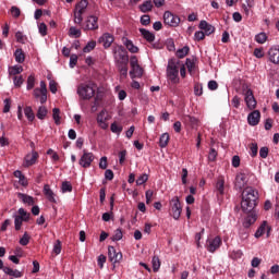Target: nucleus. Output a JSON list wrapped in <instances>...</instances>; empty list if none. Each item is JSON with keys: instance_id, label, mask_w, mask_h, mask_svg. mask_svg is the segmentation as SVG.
I'll list each match as a JSON object with an SVG mask.
<instances>
[{"instance_id": "nucleus-1", "label": "nucleus", "mask_w": 279, "mask_h": 279, "mask_svg": "<svg viewBox=\"0 0 279 279\" xmlns=\"http://www.w3.org/2000/svg\"><path fill=\"white\" fill-rule=\"evenodd\" d=\"M258 204V191L253 187H246L242 192L241 208L243 213H252Z\"/></svg>"}, {"instance_id": "nucleus-2", "label": "nucleus", "mask_w": 279, "mask_h": 279, "mask_svg": "<svg viewBox=\"0 0 279 279\" xmlns=\"http://www.w3.org/2000/svg\"><path fill=\"white\" fill-rule=\"evenodd\" d=\"M167 77L171 84H180V61L175 59L168 61Z\"/></svg>"}, {"instance_id": "nucleus-3", "label": "nucleus", "mask_w": 279, "mask_h": 279, "mask_svg": "<svg viewBox=\"0 0 279 279\" xmlns=\"http://www.w3.org/2000/svg\"><path fill=\"white\" fill-rule=\"evenodd\" d=\"M113 58L116 63L130 62V56H128V49L121 45H117L112 49Z\"/></svg>"}, {"instance_id": "nucleus-4", "label": "nucleus", "mask_w": 279, "mask_h": 279, "mask_svg": "<svg viewBox=\"0 0 279 279\" xmlns=\"http://www.w3.org/2000/svg\"><path fill=\"white\" fill-rule=\"evenodd\" d=\"M170 216L173 217L178 221L180 217L182 216V203H180V197L174 196L170 201Z\"/></svg>"}, {"instance_id": "nucleus-5", "label": "nucleus", "mask_w": 279, "mask_h": 279, "mask_svg": "<svg viewBox=\"0 0 279 279\" xmlns=\"http://www.w3.org/2000/svg\"><path fill=\"white\" fill-rule=\"evenodd\" d=\"M77 95L81 99H93V97H95V88L88 84H81L77 87Z\"/></svg>"}, {"instance_id": "nucleus-6", "label": "nucleus", "mask_w": 279, "mask_h": 279, "mask_svg": "<svg viewBox=\"0 0 279 279\" xmlns=\"http://www.w3.org/2000/svg\"><path fill=\"white\" fill-rule=\"evenodd\" d=\"M84 32H95V29H99V17L95 15L87 16L84 24H82Z\"/></svg>"}, {"instance_id": "nucleus-7", "label": "nucleus", "mask_w": 279, "mask_h": 279, "mask_svg": "<svg viewBox=\"0 0 279 279\" xmlns=\"http://www.w3.org/2000/svg\"><path fill=\"white\" fill-rule=\"evenodd\" d=\"M163 22L165 25H169V27H178V25H180V16L171 13V11H166L163 13Z\"/></svg>"}, {"instance_id": "nucleus-8", "label": "nucleus", "mask_w": 279, "mask_h": 279, "mask_svg": "<svg viewBox=\"0 0 279 279\" xmlns=\"http://www.w3.org/2000/svg\"><path fill=\"white\" fill-rule=\"evenodd\" d=\"M94 160H95V155L93 153L83 150V155L78 160V165L83 167V169H88L90 165H93Z\"/></svg>"}, {"instance_id": "nucleus-9", "label": "nucleus", "mask_w": 279, "mask_h": 279, "mask_svg": "<svg viewBox=\"0 0 279 279\" xmlns=\"http://www.w3.org/2000/svg\"><path fill=\"white\" fill-rule=\"evenodd\" d=\"M244 101L250 110L256 108V98H254V92L250 88L244 89Z\"/></svg>"}, {"instance_id": "nucleus-10", "label": "nucleus", "mask_w": 279, "mask_h": 279, "mask_svg": "<svg viewBox=\"0 0 279 279\" xmlns=\"http://www.w3.org/2000/svg\"><path fill=\"white\" fill-rule=\"evenodd\" d=\"M108 256L110 263H113V265L123 260V254L121 252H117V248H114V246L108 247Z\"/></svg>"}, {"instance_id": "nucleus-11", "label": "nucleus", "mask_w": 279, "mask_h": 279, "mask_svg": "<svg viewBox=\"0 0 279 279\" xmlns=\"http://www.w3.org/2000/svg\"><path fill=\"white\" fill-rule=\"evenodd\" d=\"M221 238L220 236H216L211 240H207V251L210 252V254H215V252H217V250H219V247H221Z\"/></svg>"}, {"instance_id": "nucleus-12", "label": "nucleus", "mask_w": 279, "mask_h": 279, "mask_svg": "<svg viewBox=\"0 0 279 279\" xmlns=\"http://www.w3.org/2000/svg\"><path fill=\"white\" fill-rule=\"evenodd\" d=\"M98 43L104 46L105 49H108L114 43V36L110 33H105L99 39Z\"/></svg>"}, {"instance_id": "nucleus-13", "label": "nucleus", "mask_w": 279, "mask_h": 279, "mask_svg": "<svg viewBox=\"0 0 279 279\" xmlns=\"http://www.w3.org/2000/svg\"><path fill=\"white\" fill-rule=\"evenodd\" d=\"M247 185V174L240 172L235 177V189H239V191L245 189Z\"/></svg>"}, {"instance_id": "nucleus-14", "label": "nucleus", "mask_w": 279, "mask_h": 279, "mask_svg": "<svg viewBox=\"0 0 279 279\" xmlns=\"http://www.w3.org/2000/svg\"><path fill=\"white\" fill-rule=\"evenodd\" d=\"M248 125H258L260 123V111L254 110L247 117Z\"/></svg>"}, {"instance_id": "nucleus-15", "label": "nucleus", "mask_w": 279, "mask_h": 279, "mask_svg": "<svg viewBox=\"0 0 279 279\" xmlns=\"http://www.w3.org/2000/svg\"><path fill=\"white\" fill-rule=\"evenodd\" d=\"M199 29H202L203 32H205L204 34L206 36H210V34H215V26H213L211 24H209L206 21H201L199 25H198Z\"/></svg>"}, {"instance_id": "nucleus-16", "label": "nucleus", "mask_w": 279, "mask_h": 279, "mask_svg": "<svg viewBox=\"0 0 279 279\" xmlns=\"http://www.w3.org/2000/svg\"><path fill=\"white\" fill-rule=\"evenodd\" d=\"M265 232H267V236H269V232H271V227L267 226V221H264L259 226V228L255 232V239H260V236H263V234H265Z\"/></svg>"}, {"instance_id": "nucleus-17", "label": "nucleus", "mask_w": 279, "mask_h": 279, "mask_svg": "<svg viewBox=\"0 0 279 279\" xmlns=\"http://www.w3.org/2000/svg\"><path fill=\"white\" fill-rule=\"evenodd\" d=\"M122 44L125 46V49L130 51V53H138V48L134 45V41H132V39L123 37Z\"/></svg>"}, {"instance_id": "nucleus-18", "label": "nucleus", "mask_w": 279, "mask_h": 279, "mask_svg": "<svg viewBox=\"0 0 279 279\" xmlns=\"http://www.w3.org/2000/svg\"><path fill=\"white\" fill-rule=\"evenodd\" d=\"M33 96L39 101L40 104H47V93L43 92L40 88H35L33 90Z\"/></svg>"}, {"instance_id": "nucleus-19", "label": "nucleus", "mask_w": 279, "mask_h": 279, "mask_svg": "<svg viewBox=\"0 0 279 279\" xmlns=\"http://www.w3.org/2000/svg\"><path fill=\"white\" fill-rule=\"evenodd\" d=\"M268 58L272 64H279V48H270L268 50Z\"/></svg>"}, {"instance_id": "nucleus-20", "label": "nucleus", "mask_w": 279, "mask_h": 279, "mask_svg": "<svg viewBox=\"0 0 279 279\" xmlns=\"http://www.w3.org/2000/svg\"><path fill=\"white\" fill-rule=\"evenodd\" d=\"M25 167H32L36 165V160H38V154L36 151H33L32 154H28L25 156Z\"/></svg>"}, {"instance_id": "nucleus-21", "label": "nucleus", "mask_w": 279, "mask_h": 279, "mask_svg": "<svg viewBox=\"0 0 279 279\" xmlns=\"http://www.w3.org/2000/svg\"><path fill=\"white\" fill-rule=\"evenodd\" d=\"M44 195L47 197L48 202L56 204V194L53 193L49 184L44 185Z\"/></svg>"}, {"instance_id": "nucleus-22", "label": "nucleus", "mask_w": 279, "mask_h": 279, "mask_svg": "<svg viewBox=\"0 0 279 279\" xmlns=\"http://www.w3.org/2000/svg\"><path fill=\"white\" fill-rule=\"evenodd\" d=\"M3 271L7 276H11V278H23V272L19 269H12L8 266L3 268Z\"/></svg>"}, {"instance_id": "nucleus-23", "label": "nucleus", "mask_w": 279, "mask_h": 279, "mask_svg": "<svg viewBox=\"0 0 279 279\" xmlns=\"http://www.w3.org/2000/svg\"><path fill=\"white\" fill-rule=\"evenodd\" d=\"M183 123L185 125H189L190 128H197V123H199V120L193 116H183Z\"/></svg>"}, {"instance_id": "nucleus-24", "label": "nucleus", "mask_w": 279, "mask_h": 279, "mask_svg": "<svg viewBox=\"0 0 279 279\" xmlns=\"http://www.w3.org/2000/svg\"><path fill=\"white\" fill-rule=\"evenodd\" d=\"M140 34H142L143 38L147 40V43H154L156 40V35L145 28H140Z\"/></svg>"}, {"instance_id": "nucleus-25", "label": "nucleus", "mask_w": 279, "mask_h": 279, "mask_svg": "<svg viewBox=\"0 0 279 279\" xmlns=\"http://www.w3.org/2000/svg\"><path fill=\"white\" fill-rule=\"evenodd\" d=\"M130 76L132 80L143 77V68L141 65L131 66Z\"/></svg>"}, {"instance_id": "nucleus-26", "label": "nucleus", "mask_w": 279, "mask_h": 279, "mask_svg": "<svg viewBox=\"0 0 279 279\" xmlns=\"http://www.w3.org/2000/svg\"><path fill=\"white\" fill-rule=\"evenodd\" d=\"M17 197H19V199H21V202H23V204H27L28 206H34V204H35L34 197H32L27 194L17 193Z\"/></svg>"}, {"instance_id": "nucleus-27", "label": "nucleus", "mask_w": 279, "mask_h": 279, "mask_svg": "<svg viewBox=\"0 0 279 279\" xmlns=\"http://www.w3.org/2000/svg\"><path fill=\"white\" fill-rule=\"evenodd\" d=\"M14 58L17 64H23V62H25V52L23 51V49L17 48L14 52Z\"/></svg>"}, {"instance_id": "nucleus-28", "label": "nucleus", "mask_w": 279, "mask_h": 279, "mask_svg": "<svg viewBox=\"0 0 279 279\" xmlns=\"http://www.w3.org/2000/svg\"><path fill=\"white\" fill-rule=\"evenodd\" d=\"M254 223H256V215L251 214L245 218L243 228L247 230L251 226H254Z\"/></svg>"}, {"instance_id": "nucleus-29", "label": "nucleus", "mask_w": 279, "mask_h": 279, "mask_svg": "<svg viewBox=\"0 0 279 279\" xmlns=\"http://www.w3.org/2000/svg\"><path fill=\"white\" fill-rule=\"evenodd\" d=\"M225 185H226V181L223 180V178H219L216 183L217 195H223Z\"/></svg>"}, {"instance_id": "nucleus-30", "label": "nucleus", "mask_w": 279, "mask_h": 279, "mask_svg": "<svg viewBox=\"0 0 279 279\" xmlns=\"http://www.w3.org/2000/svg\"><path fill=\"white\" fill-rule=\"evenodd\" d=\"M22 71H23V66L22 65L9 66V75H13V77H16V75H21Z\"/></svg>"}, {"instance_id": "nucleus-31", "label": "nucleus", "mask_w": 279, "mask_h": 279, "mask_svg": "<svg viewBox=\"0 0 279 279\" xmlns=\"http://www.w3.org/2000/svg\"><path fill=\"white\" fill-rule=\"evenodd\" d=\"M17 213H19L17 217H21L25 222L32 219V214L27 213L24 208H20Z\"/></svg>"}, {"instance_id": "nucleus-32", "label": "nucleus", "mask_w": 279, "mask_h": 279, "mask_svg": "<svg viewBox=\"0 0 279 279\" xmlns=\"http://www.w3.org/2000/svg\"><path fill=\"white\" fill-rule=\"evenodd\" d=\"M169 145V133H163L159 138V147L165 148Z\"/></svg>"}, {"instance_id": "nucleus-33", "label": "nucleus", "mask_w": 279, "mask_h": 279, "mask_svg": "<svg viewBox=\"0 0 279 279\" xmlns=\"http://www.w3.org/2000/svg\"><path fill=\"white\" fill-rule=\"evenodd\" d=\"M24 114L28 121H34L36 119V116L34 114V110L32 107H25Z\"/></svg>"}, {"instance_id": "nucleus-34", "label": "nucleus", "mask_w": 279, "mask_h": 279, "mask_svg": "<svg viewBox=\"0 0 279 279\" xmlns=\"http://www.w3.org/2000/svg\"><path fill=\"white\" fill-rule=\"evenodd\" d=\"M189 51H191V48L189 46H185L177 51V58H186L189 56Z\"/></svg>"}, {"instance_id": "nucleus-35", "label": "nucleus", "mask_w": 279, "mask_h": 279, "mask_svg": "<svg viewBox=\"0 0 279 279\" xmlns=\"http://www.w3.org/2000/svg\"><path fill=\"white\" fill-rule=\"evenodd\" d=\"M86 8H88V0H81L76 4V12H86Z\"/></svg>"}, {"instance_id": "nucleus-36", "label": "nucleus", "mask_w": 279, "mask_h": 279, "mask_svg": "<svg viewBox=\"0 0 279 279\" xmlns=\"http://www.w3.org/2000/svg\"><path fill=\"white\" fill-rule=\"evenodd\" d=\"M255 43H258V45H265L267 43V34L266 33H259L255 36Z\"/></svg>"}, {"instance_id": "nucleus-37", "label": "nucleus", "mask_w": 279, "mask_h": 279, "mask_svg": "<svg viewBox=\"0 0 279 279\" xmlns=\"http://www.w3.org/2000/svg\"><path fill=\"white\" fill-rule=\"evenodd\" d=\"M151 264H153V271L156 274L159 271L160 269V258L158 256H154L151 259Z\"/></svg>"}, {"instance_id": "nucleus-38", "label": "nucleus", "mask_w": 279, "mask_h": 279, "mask_svg": "<svg viewBox=\"0 0 279 279\" xmlns=\"http://www.w3.org/2000/svg\"><path fill=\"white\" fill-rule=\"evenodd\" d=\"M95 47H97V41L95 40L88 41L87 45L83 48V52L90 53V51H93Z\"/></svg>"}, {"instance_id": "nucleus-39", "label": "nucleus", "mask_w": 279, "mask_h": 279, "mask_svg": "<svg viewBox=\"0 0 279 279\" xmlns=\"http://www.w3.org/2000/svg\"><path fill=\"white\" fill-rule=\"evenodd\" d=\"M52 119H53L56 125H60V123H61L60 109H58V108L52 109Z\"/></svg>"}, {"instance_id": "nucleus-40", "label": "nucleus", "mask_w": 279, "mask_h": 279, "mask_svg": "<svg viewBox=\"0 0 279 279\" xmlns=\"http://www.w3.org/2000/svg\"><path fill=\"white\" fill-rule=\"evenodd\" d=\"M23 221H25V220L23 218H21L20 216H17V215L14 216V226H15L16 232H19L21 230V228H23Z\"/></svg>"}, {"instance_id": "nucleus-41", "label": "nucleus", "mask_w": 279, "mask_h": 279, "mask_svg": "<svg viewBox=\"0 0 279 279\" xmlns=\"http://www.w3.org/2000/svg\"><path fill=\"white\" fill-rule=\"evenodd\" d=\"M32 240V236L27 231L24 232L23 236L20 239V245H29V241Z\"/></svg>"}, {"instance_id": "nucleus-42", "label": "nucleus", "mask_w": 279, "mask_h": 279, "mask_svg": "<svg viewBox=\"0 0 279 279\" xmlns=\"http://www.w3.org/2000/svg\"><path fill=\"white\" fill-rule=\"evenodd\" d=\"M83 15H84V12H82V11L74 12V23L76 25H82V21H84Z\"/></svg>"}, {"instance_id": "nucleus-43", "label": "nucleus", "mask_w": 279, "mask_h": 279, "mask_svg": "<svg viewBox=\"0 0 279 279\" xmlns=\"http://www.w3.org/2000/svg\"><path fill=\"white\" fill-rule=\"evenodd\" d=\"M49 111L47 110V107H39L38 108V111H37V119H40L43 121V119H45V117H47V113Z\"/></svg>"}, {"instance_id": "nucleus-44", "label": "nucleus", "mask_w": 279, "mask_h": 279, "mask_svg": "<svg viewBox=\"0 0 279 279\" xmlns=\"http://www.w3.org/2000/svg\"><path fill=\"white\" fill-rule=\"evenodd\" d=\"M151 8H154V4H151V1H145L141 7V12H151Z\"/></svg>"}, {"instance_id": "nucleus-45", "label": "nucleus", "mask_w": 279, "mask_h": 279, "mask_svg": "<svg viewBox=\"0 0 279 279\" xmlns=\"http://www.w3.org/2000/svg\"><path fill=\"white\" fill-rule=\"evenodd\" d=\"M62 193H71L73 191V185L71 182L64 181L61 185Z\"/></svg>"}, {"instance_id": "nucleus-46", "label": "nucleus", "mask_w": 279, "mask_h": 279, "mask_svg": "<svg viewBox=\"0 0 279 279\" xmlns=\"http://www.w3.org/2000/svg\"><path fill=\"white\" fill-rule=\"evenodd\" d=\"M250 154L252 156V158H256V156H258V144L256 143H251L250 144Z\"/></svg>"}, {"instance_id": "nucleus-47", "label": "nucleus", "mask_w": 279, "mask_h": 279, "mask_svg": "<svg viewBox=\"0 0 279 279\" xmlns=\"http://www.w3.org/2000/svg\"><path fill=\"white\" fill-rule=\"evenodd\" d=\"M147 180H149V175L147 173L140 175L138 179L136 180L137 186H143V184H145Z\"/></svg>"}, {"instance_id": "nucleus-48", "label": "nucleus", "mask_w": 279, "mask_h": 279, "mask_svg": "<svg viewBox=\"0 0 279 279\" xmlns=\"http://www.w3.org/2000/svg\"><path fill=\"white\" fill-rule=\"evenodd\" d=\"M36 84V77H34V75H29L28 78H27V90H32V88H34Z\"/></svg>"}, {"instance_id": "nucleus-49", "label": "nucleus", "mask_w": 279, "mask_h": 279, "mask_svg": "<svg viewBox=\"0 0 279 279\" xmlns=\"http://www.w3.org/2000/svg\"><path fill=\"white\" fill-rule=\"evenodd\" d=\"M15 38L17 43H21V45H25V40H27V37H25L22 32L15 33Z\"/></svg>"}, {"instance_id": "nucleus-50", "label": "nucleus", "mask_w": 279, "mask_h": 279, "mask_svg": "<svg viewBox=\"0 0 279 279\" xmlns=\"http://www.w3.org/2000/svg\"><path fill=\"white\" fill-rule=\"evenodd\" d=\"M111 239L112 241H121V239H123V231L121 229H117Z\"/></svg>"}, {"instance_id": "nucleus-51", "label": "nucleus", "mask_w": 279, "mask_h": 279, "mask_svg": "<svg viewBox=\"0 0 279 279\" xmlns=\"http://www.w3.org/2000/svg\"><path fill=\"white\" fill-rule=\"evenodd\" d=\"M111 132H113V134H121V132H123V126H119L117 122H113L111 124Z\"/></svg>"}, {"instance_id": "nucleus-52", "label": "nucleus", "mask_w": 279, "mask_h": 279, "mask_svg": "<svg viewBox=\"0 0 279 279\" xmlns=\"http://www.w3.org/2000/svg\"><path fill=\"white\" fill-rule=\"evenodd\" d=\"M217 156H218L217 150L215 148H210L209 155H208V160L210 162H215L217 160Z\"/></svg>"}, {"instance_id": "nucleus-53", "label": "nucleus", "mask_w": 279, "mask_h": 279, "mask_svg": "<svg viewBox=\"0 0 279 279\" xmlns=\"http://www.w3.org/2000/svg\"><path fill=\"white\" fill-rule=\"evenodd\" d=\"M253 56H255V58H258V59L265 58V51L263 48H255Z\"/></svg>"}, {"instance_id": "nucleus-54", "label": "nucleus", "mask_w": 279, "mask_h": 279, "mask_svg": "<svg viewBox=\"0 0 279 279\" xmlns=\"http://www.w3.org/2000/svg\"><path fill=\"white\" fill-rule=\"evenodd\" d=\"M185 65L187 66L189 73L195 71V62L191 59H186Z\"/></svg>"}, {"instance_id": "nucleus-55", "label": "nucleus", "mask_w": 279, "mask_h": 279, "mask_svg": "<svg viewBox=\"0 0 279 279\" xmlns=\"http://www.w3.org/2000/svg\"><path fill=\"white\" fill-rule=\"evenodd\" d=\"M204 38H206V35L204 34V31H197L194 34V40H197V43H199V40H204Z\"/></svg>"}, {"instance_id": "nucleus-56", "label": "nucleus", "mask_w": 279, "mask_h": 279, "mask_svg": "<svg viewBox=\"0 0 279 279\" xmlns=\"http://www.w3.org/2000/svg\"><path fill=\"white\" fill-rule=\"evenodd\" d=\"M108 121V117L106 116V111H100L97 116V123H101Z\"/></svg>"}, {"instance_id": "nucleus-57", "label": "nucleus", "mask_w": 279, "mask_h": 279, "mask_svg": "<svg viewBox=\"0 0 279 279\" xmlns=\"http://www.w3.org/2000/svg\"><path fill=\"white\" fill-rule=\"evenodd\" d=\"M13 84L16 88H21V86H23V76H14Z\"/></svg>"}, {"instance_id": "nucleus-58", "label": "nucleus", "mask_w": 279, "mask_h": 279, "mask_svg": "<svg viewBox=\"0 0 279 279\" xmlns=\"http://www.w3.org/2000/svg\"><path fill=\"white\" fill-rule=\"evenodd\" d=\"M194 95H196L197 97H202V95H204V88L202 87V85L197 84L194 86Z\"/></svg>"}, {"instance_id": "nucleus-59", "label": "nucleus", "mask_w": 279, "mask_h": 279, "mask_svg": "<svg viewBox=\"0 0 279 279\" xmlns=\"http://www.w3.org/2000/svg\"><path fill=\"white\" fill-rule=\"evenodd\" d=\"M70 35L74 36L75 38H80V36H82V31L72 26L70 27Z\"/></svg>"}, {"instance_id": "nucleus-60", "label": "nucleus", "mask_w": 279, "mask_h": 279, "mask_svg": "<svg viewBox=\"0 0 279 279\" xmlns=\"http://www.w3.org/2000/svg\"><path fill=\"white\" fill-rule=\"evenodd\" d=\"M231 106L233 108H240L241 107V98L239 96H234L231 100Z\"/></svg>"}, {"instance_id": "nucleus-61", "label": "nucleus", "mask_w": 279, "mask_h": 279, "mask_svg": "<svg viewBox=\"0 0 279 279\" xmlns=\"http://www.w3.org/2000/svg\"><path fill=\"white\" fill-rule=\"evenodd\" d=\"M11 14L13 19H19V16H21V9H19V7H12Z\"/></svg>"}, {"instance_id": "nucleus-62", "label": "nucleus", "mask_w": 279, "mask_h": 279, "mask_svg": "<svg viewBox=\"0 0 279 279\" xmlns=\"http://www.w3.org/2000/svg\"><path fill=\"white\" fill-rule=\"evenodd\" d=\"M77 65V54H71L70 57V68L75 69Z\"/></svg>"}, {"instance_id": "nucleus-63", "label": "nucleus", "mask_w": 279, "mask_h": 279, "mask_svg": "<svg viewBox=\"0 0 279 279\" xmlns=\"http://www.w3.org/2000/svg\"><path fill=\"white\" fill-rule=\"evenodd\" d=\"M38 29L39 34H41L43 36H47V24L40 23Z\"/></svg>"}, {"instance_id": "nucleus-64", "label": "nucleus", "mask_w": 279, "mask_h": 279, "mask_svg": "<svg viewBox=\"0 0 279 279\" xmlns=\"http://www.w3.org/2000/svg\"><path fill=\"white\" fill-rule=\"evenodd\" d=\"M141 23H142V25L147 26V25H149V23H151V17H149V15H143L141 17Z\"/></svg>"}]
</instances>
